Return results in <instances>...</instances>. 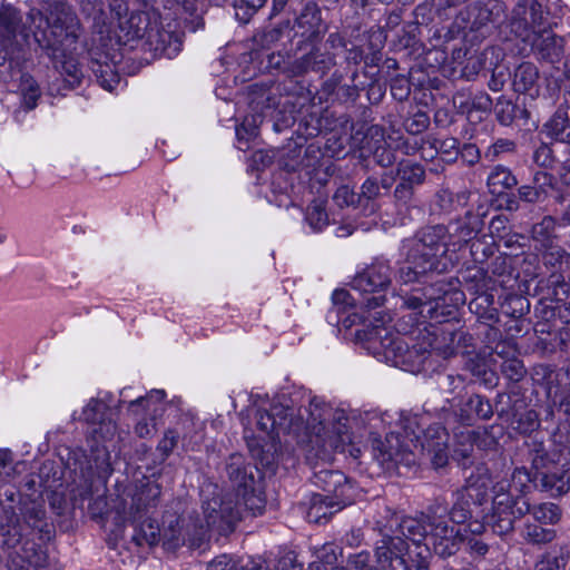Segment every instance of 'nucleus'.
<instances>
[{"instance_id":"obj_4","label":"nucleus","mask_w":570,"mask_h":570,"mask_svg":"<svg viewBox=\"0 0 570 570\" xmlns=\"http://www.w3.org/2000/svg\"><path fill=\"white\" fill-rule=\"evenodd\" d=\"M531 482L525 468H515L511 480H501L493 485L492 512L489 525L493 532L503 535L514 528L515 520L530 511V503L522 497Z\"/></svg>"},{"instance_id":"obj_18","label":"nucleus","mask_w":570,"mask_h":570,"mask_svg":"<svg viewBox=\"0 0 570 570\" xmlns=\"http://www.w3.org/2000/svg\"><path fill=\"white\" fill-rule=\"evenodd\" d=\"M335 66V57L321 48H313L309 52L293 60L288 66L291 76H303L313 71L321 76L326 75Z\"/></svg>"},{"instance_id":"obj_36","label":"nucleus","mask_w":570,"mask_h":570,"mask_svg":"<svg viewBox=\"0 0 570 570\" xmlns=\"http://www.w3.org/2000/svg\"><path fill=\"white\" fill-rule=\"evenodd\" d=\"M160 539H163V544L167 550H176L185 543L178 517L169 515L168 520L164 521V529L163 531L160 530Z\"/></svg>"},{"instance_id":"obj_8","label":"nucleus","mask_w":570,"mask_h":570,"mask_svg":"<svg viewBox=\"0 0 570 570\" xmlns=\"http://www.w3.org/2000/svg\"><path fill=\"white\" fill-rule=\"evenodd\" d=\"M371 448L374 460L385 470L394 469L399 464L410 466L415 462L409 441L394 432L386 434L384 439L373 435Z\"/></svg>"},{"instance_id":"obj_2","label":"nucleus","mask_w":570,"mask_h":570,"mask_svg":"<svg viewBox=\"0 0 570 570\" xmlns=\"http://www.w3.org/2000/svg\"><path fill=\"white\" fill-rule=\"evenodd\" d=\"M28 20L35 26L33 38L47 55L58 60L76 49L80 36V23L71 7L66 2L49 6L48 13L32 8Z\"/></svg>"},{"instance_id":"obj_60","label":"nucleus","mask_w":570,"mask_h":570,"mask_svg":"<svg viewBox=\"0 0 570 570\" xmlns=\"http://www.w3.org/2000/svg\"><path fill=\"white\" fill-rule=\"evenodd\" d=\"M88 18L92 19V28L99 35L109 33V27L107 24V14L101 10V8H97V6H92V12H88Z\"/></svg>"},{"instance_id":"obj_20","label":"nucleus","mask_w":570,"mask_h":570,"mask_svg":"<svg viewBox=\"0 0 570 570\" xmlns=\"http://www.w3.org/2000/svg\"><path fill=\"white\" fill-rule=\"evenodd\" d=\"M109 406L102 400L91 399L83 407L81 416L90 424L98 425L94 430L102 440H108L116 433V423L111 420Z\"/></svg>"},{"instance_id":"obj_38","label":"nucleus","mask_w":570,"mask_h":570,"mask_svg":"<svg viewBox=\"0 0 570 570\" xmlns=\"http://www.w3.org/2000/svg\"><path fill=\"white\" fill-rule=\"evenodd\" d=\"M468 405L470 409L462 410V412H465L466 414H461V419L465 424H472L474 417L488 420L493 414L489 401L480 395H472L468 401Z\"/></svg>"},{"instance_id":"obj_27","label":"nucleus","mask_w":570,"mask_h":570,"mask_svg":"<svg viewBox=\"0 0 570 570\" xmlns=\"http://www.w3.org/2000/svg\"><path fill=\"white\" fill-rule=\"evenodd\" d=\"M422 448L431 455L435 468H443L448 463V433L443 428L429 429Z\"/></svg>"},{"instance_id":"obj_42","label":"nucleus","mask_w":570,"mask_h":570,"mask_svg":"<svg viewBox=\"0 0 570 570\" xmlns=\"http://www.w3.org/2000/svg\"><path fill=\"white\" fill-rule=\"evenodd\" d=\"M556 229V219L552 216H544L541 222L532 226V237L541 246H548L553 243Z\"/></svg>"},{"instance_id":"obj_3","label":"nucleus","mask_w":570,"mask_h":570,"mask_svg":"<svg viewBox=\"0 0 570 570\" xmlns=\"http://www.w3.org/2000/svg\"><path fill=\"white\" fill-rule=\"evenodd\" d=\"M443 235V228L426 226L403 242L406 257L399 272L402 282L412 283L429 273H445L454 266V259L448 256L445 243H442Z\"/></svg>"},{"instance_id":"obj_33","label":"nucleus","mask_w":570,"mask_h":570,"mask_svg":"<svg viewBox=\"0 0 570 570\" xmlns=\"http://www.w3.org/2000/svg\"><path fill=\"white\" fill-rule=\"evenodd\" d=\"M532 517L533 522H538L544 525L552 528L562 517L561 508L552 502H544L537 505L531 507L528 512Z\"/></svg>"},{"instance_id":"obj_23","label":"nucleus","mask_w":570,"mask_h":570,"mask_svg":"<svg viewBox=\"0 0 570 570\" xmlns=\"http://www.w3.org/2000/svg\"><path fill=\"white\" fill-rule=\"evenodd\" d=\"M347 504L330 495L313 493L306 503V519L308 522L321 523Z\"/></svg>"},{"instance_id":"obj_61","label":"nucleus","mask_w":570,"mask_h":570,"mask_svg":"<svg viewBox=\"0 0 570 570\" xmlns=\"http://www.w3.org/2000/svg\"><path fill=\"white\" fill-rule=\"evenodd\" d=\"M461 438L463 439V442L454 450V455L456 459L462 460V464L465 465V461L471 458L473 451L472 442L474 440V433L466 432L465 434H462Z\"/></svg>"},{"instance_id":"obj_24","label":"nucleus","mask_w":570,"mask_h":570,"mask_svg":"<svg viewBox=\"0 0 570 570\" xmlns=\"http://www.w3.org/2000/svg\"><path fill=\"white\" fill-rule=\"evenodd\" d=\"M161 488L156 480L144 476L135 484L131 494V509L137 513L155 508L159 501Z\"/></svg>"},{"instance_id":"obj_14","label":"nucleus","mask_w":570,"mask_h":570,"mask_svg":"<svg viewBox=\"0 0 570 570\" xmlns=\"http://www.w3.org/2000/svg\"><path fill=\"white\" fill-rule=\"evenodd\" d=\"M165 395L163 390H156L146 396H138L129 402V413L136 419L141 416L135 425V432L139 438H149L155 433V415L163 410L161 402Z\"/></svg>"},{"instance_id":"obj_63","label":"nucleus","mask_w":570,"mask_h":570,"mask_svg":"<svg viewBox=\"0 0 570 570\" xmlns=\"http://www.w3.org/2000/svg\"><path fill=\"white\" fill-rule=\"evenodd\" d=\"M320 17L318 12L314 7H305L299 17L296 19V24L298 28L306 30V23L312 27L318 24Z\"/></svg>"},{"instance_id":"obj_30","label":"nucleus","mask_w":570,"mask_h":570,"mask_svg":"<svg viewBox=\"0 0 570 570\" xmlns=\"http://www.w3.org/2000/svg\"><path fill=\"white\" fill-rule=\"evenodd\" d=\"M132 541L139 546H156L160 541V528L158 523L151 519H145L140 522L134 521Z\"/></svg>"},{"instance_id":"obj_41","label":"nucleus","mask_w":570,"mask_h":570,"mask_svg":"<svg viewBox=\"0 0 570 570\" xmlns=\"http://www.w3.org/2000/svg\"><path fill=\"white\" fill-rule=\"evenodd\" d=\"M538 69L530 62L521 63L514 72V86L518 91H528L538 80Z\"/></svg>"},{"instance_id":"obj_40","label":"nucleus","mask_w":570,"mask_h":570,"mask_svg":"<svg viewBox=\"0 0 570 570\" xmlns=\"http://www.w3.org/2000/svg\"><path fill=\"white\" fill-rule=\"evenodd\" d=\"M70 52H67L65 57H59L58 59L62 58L63 60L60 61V66H56L58 69L60 76L62 77L65 83L68 88L72 89L80 85L82 72L79 69L77 62L73 58L68 57Z\"/></svg>"},{"instance_id":"obj_49","label":"nucleus","mask_w":570,"mask_h":570,"mask_svg":"<svg viewBox=\"0 0 570 570\" xmlns=\"http://www.w3.org/2000/svg\"><path fill=\"white\" fill-rule=\"evenodd\" d=\"M465 200L464 194H453L448 189H442L436 194L435 204L444 213H451Z\"/></svg>"},{"instance_id":"obj_39","label":"nucleus","mask_w":570,"mask_h":570,"mask_svg":"<svg viewBox=\"0 0 570 570\" xmlns=\"http://www.w3.org/2000/svg\"><path fill=\"white\" fill-rule=\"evenodd\" d=\"M397 176L400 181L412 187L421 185L425 178V170L422 165L411 160H403L397 165Z\"/></svg>"},{"instance_id":"obj_37","label":"nucleus","mask_w":570,"mask_h":570,"mask_svg":"<svg viewBox=\"0 0 570 570\" xmlns=\"http://www.w3.org/2000/svg\"><path fill=\"white\" fill-rule=\"evenodd\" d=\"M544 130L556 140L570 145L569 119L564 110L558 109L544 125Z\"/></svg>"},{"instance_id":"obj_32","label":"nucleus","mask_w":570,"mask_h":570,"mask_svg":"<svg viewBox=\"0 0 570 570\" xmlns=\"http://www.w3.org/2000/svg\"><path fill=\"white\" fill-rule=\"evenodd\" d=\"M540 484L552 497L566 494L570 490V479L564 470L541 473Z\"/></svg>"},{"instance_id":"obj_43","label":"nucleus","mask_w":570,"mask_h":570,"mask_svg":"<svg viewBox=\"0 0 570 570\" xmlns=\"http://www.w3.org/2000/svg\"><path fill=\"white\" fill-rule=\"evenodd\" d=\"M20 91L23 106L29 110L33 109L41 95L37 81L31 76L23 75L20 81Z\"/></svg>"},{"instance_id":"obj_29","label":"nucleus","mask_w":570,"mask_h":570,"mask_svg":"<svg viewBox=\"0 0 570 570\" xmlns=\"http://www.w3.org/2000/svg\"><path fill=\"white\" fill-rule=\"evenodd\" d=\"M432 291V287L425 291L415 289L404 298V305L415 311L424 321L434 318L440 304L438 298L429 294Z\"/></svg>"},{"instance_id":"obj_64","label":"nucleus","mask_w":570,"mask_h":570,"mask_svg":"<svg viewBox=\"0 0 570 570\" xmlns=\"http://www.w3.org/2000/svg\"><path fill=\"white\" fill-rule=\"evenodd\" d=\"M459 155L468 165H475L480 160V150L474 144H464L459 148Z\"/></svg>"},{"instance_id":"obj_52","label":"nucleus","mask_w":570,"mask_h":570,"mask_svg":"<svg viewBox=\"0 0 570 570\" xmlns=\"http://www.w3.org/2000/svg\"><path fill=\"white\" fill-rule=\"evenodd\" d=\"M515 142L507 138L497 139L484 153V157L494 161L502 154L513 153L515 150Z\"/></svg>"},{"instance_id":"obj_26","label":"nucleus","mask_w":570,"mask_h":570,"mask_svg":"<svg viewBox=\"0 0 570 570\" xmlns=\"http://www.w3.org/2000/svg\"><path fill=\"white\" fill-rule=\"evenodd\" d=\"M430 515H433V512L423 513L419 518L404 517L401 521L395 520L396 529L393 535H399L402 539L405 537L412 541L413 547L423 544L422 540L429 539L430 524L426 520L430 519Z\"/></svg>"},{"instance_id":"obj_9","label":"nucleus","mask_w":570,"mask_h":570,"mask_svg":"<svg viewBox=\"0 0 570 570\" xmlns=\"http://www.w3.org/2000/svg\"><path fill=\"white\" fill-rule=\"evenodd\" d=\"M368 342H382L386 357L392 358L396 365L411 364L414 367L423 366L432 353L416 346L409 348L403 338L387 335L386 330L379 326L370 334Z\"/></svg>"},{"instance_id":"obj_51","label":"nucleus","mask_w":570,"mask_h":570,"mask_svg":"<svg viewBox=\"0 0 570 570\" xmlns=\"http://www.w3.org/2000/svg\"><path fill=\"white\" fill-rule=\"evenodd\" d=\"M515 429L522 434H529L540 425L538 413L534 410H527L519 414Z\"/></svg>"},{"instance_id":"obj_1","label":"nucleus","mask_w":570,"mask_h":570,"mask_svg":"<svg viewBox=\"0 0 570 570\" xmlns=\"http://www.w3.org/2000/svg\"><path fill=\"white\" fill-rule=\"evenodd\" d=\"M115 36L117 41L125 46L144 41L147 50L167 58L175 57L183 46L181 32L177 30V23L169 21L165 26L159 12L155 9L119 17Z\"/></svg>"},{"instance_id":"obj_35","label":"nucleus","mask_w":570,"mask_h":570,"mask_svg":"<svg viewBox=\"0 0 570 570\" xmlns=\"http://www.w3.org/2000/svg\"><path fill=\"white\" fill-rule=\"evenodd\" d=\"M91 70L99 85L108 91H114L120 83V77L114 65L107 61L94 60L91 62Z\"/></svg>"},{"instance_id":"obj_58","label":"nucleus","mask_w":570,"mask_h":570,"mask_svg":"<svg viewBox=\"0 0 570 570\" xmlns=\"http://www.w3.org/2000/svg\"><path fill=\"white\" fill-rule=\"evenodd\" d=\"M460 144L453 137L445 138L439 142V151L445 161H452L459 156Z\"/></svg>"},{"instance_id":"obj_11","label":"nucleus","mask_w":570,"mask_h":570,"mask_svg":"<svg viewBox=\"0 0 570 570\" xmlns=\"http://www.w3.org/2000/svg\"><path fill=\"white\" fill-rule=\"evenodd\" d=\"M426 522L430 524L426 544L431 546L440 557L444 558L454 554L459 550L460 544L468 538L461 528L455 529L449 524L444 517L438 515L434 512Z\"/></svg>"},{"instance_id":"obj_56","label":"nucleus","mask_w":570,"mask_h":570,"mask_svg":"<svg viewBox=\"0 0 570 570\" xmlns=\"http://www.w3.org/2000/svg\"><path fill=\"white\" fill-rule=\"evenodd\" d=\"M542 247L544 248L543 261L546 265L556 267L558 264H561L564 258L570 257L562 247L554 245L553 243Z\"/></svg>"},{"instance_id":"obj_45","label":"nucleus","mask_w":570,"mask_h":570,"mask_svg":"<svg viewBox=\"0 0 570 570\" xmlns=\"http://www.w3.org/2000/svg\"><path fill=\"white\" fill-rule=\"evenodd\" d=\"M237 500L234 503H238L240 512L248 510L253 515L261 514L265 508V501L259 493L256 492V487L247 493H240L236 495Z\"/></svg>"},{"instance_id":"obj_54","label":"nucleus","mask_w":570,"mask_h":570,"mask_svg":"<svg viewBox=\"0 0 570 570\" xmlns=\"http://www.w3.org/2000/svg\"><path fill=\"white\" fill-rule=\"evenodd\" d=\"M12 452L9 449H0V480L9 482L16 475V466L12 465Z\"/></svg>"},{"instance_id":"obj_50","label":"nucleus","mask_w":570,"mask_h":570,"mask_svg":"<svg viewBox=\"0 0 570 570\" xmlns=\"http://www.w3.org/2000/svg\"><path fill=\"white\" fill-rule=\"evenodd\" d=\"M335 204L343 207H356L361 204V196L346 185L338 187L333 196Z\"/></svg>"},{"instance_id":"obj_25","label":"nucleus","mask_w":570,"mask_h":570,"mask_svg":"<svg viewBox=\"0 0 570 570\" xmlns=\"http://www.w3.org/2000/svg\"><path fill=\"white\" fill-rule=\"evenodd\" d=\"M492 479L485 466L476 468V471L466 479L465 487L459 491L466 500L481 505L488 499L489 490H493Z\"/></svg>"},{"instance_id":"obj_59","label":"nucleus","mask_w":570,"mask_h":570,"mask_svg":"<svg viewBox=\"0 0 570 570\" xmlns=\"http://www.w3.org/2000/svg\"><path fill=\"white\" fill-rule=\"evenodd\" d=\"M282 31L278 28H268L255 35L254 39L263 48H269L281 39Z\"/></svg>"},{"instance_id":"obj_57","label":"nucleus","mask_w":570,"mask_h":570,"mask_svg":"<svg viewBox=\"0 0 570 570\" xmlns=\"http://www.w3.org/2000/svg\"><path fill=\"white\" fill-rule=\"evenodd\" d=\"M391 94L399 100H405L410 95V82L404 76H396L391 81Z\"/></svg>"},{"instance_id":"obj_5","label":"nucleus","mask_w":570,"mask_h":570,"mask_svg":"<svg viewBox=\"0 0 570 570\" xmlns=\"http://www.w3.org/2000/svg\"><path fill=\"white\" fill-rule=\"evenodd\" d=\"M303 420L299 433L306 430L311 432L309 442L321 449L343 450L348 440L346 426L347 417L343 410H335L324 401L314 397L308 406V417L296 415Z\"/></svg>"},{"instance_id":"obj_62","label":"nucleus","mask_w":570,"mask_h":570,"mask_svg":"<svg viewBox=\"0 0 570 570\" xmlns=\"http://www.w3.org/2000/svg\"><path fill=\"white\" fill-rule=\"evenodd\" d=\"M381 194V187L376 178L368 177L361 187V199L366 200L376 199Z\"/></svg>"},{"instance_id":"obj_10","label":"nucleus","mask_w":570,"mask_h":570,"mask_svg":"<svg viewBox=\"0 0 570 570\" xmlns=\"http://www.w3.org/2000/svg\"><path fill=\"white\" fill-rule=\"evenodd\" d=\"M255 419L257 428L267 435L293 433L299 436V429L304 423L301 417H295L294 409L282 404H274L269 410L258 409Z\"/></svg>"},{"instance_id":"obj_12","label":"nucleus","mask_w":570,"mask_h":570,"mask_svg":"<svg viewBox=\"0 0 570 570\" xmlns=\"http://www.w3.org/2000/svg\"><path fill=\"white\" fill-rule=\"evenodd\" d=\"M272 95V88L258 86L257 83L250 86L249 105L253 111L261 114L265 108L276 107L277 104ZM261 121V115H253L250 119L246 117L243 124L236 128L239 149L247 148L248 141L257 136L258 124Z\"/></svg>"},{"instance_id":"obj_16","label":"nucleus","mask_w":570,"mask_h":570,"mask_svg":"<svg viewBox=\"0 0 570 570\" xmlns=\"http://www.w3.org/2000/svg\"><path fill=\"white\" fill-rule=\"evenodd\" d=\"M20 11L11 4L0 6V46L6 58H13L20 50L18 33L21 27Z\"/></svg>"},{"instance_id":"obj_34","label":"nucleus","mask_w":570,"mask_h":570,"mask_svg":"<svg viewBox=\"0 0 570 570\" xmlns=\"http://www.w3.org/2000/svg\"><path fill=\"white\" fill-rule=\"evenodd\" d=\"M488 185L493 194L500 195L504 190L515 187L518 179L509 168L498 165L490 173Z\"/></svg>"},{"instance_id":"obj_7","label":"nucleus","mask_w":570,"mask_h":570,"mask_svg":"<svg viewBox=\"0 0 570 570\" xmlns=\"http://www.w3.org/2000/svg\"><path fill=\"white\" fill-rule=\"evenodd\" d=\"M204 522L199 524L197 533L203 539L206 531H216L218 534L230 533L235 524L242 519L238 503H234L230 494L224 498L214 497L203 504Z\"/></svg>"},{"instance_id":"obj_53","label":"nucleus","mask_w":570,"mask_h":570,"mask_svg":"<svg viewBox=\"0 0 570 570\" xmlns=\"http://www.w3.org/2000/svg\"><path fill=\"white\" fill-rule=\"evenodd\" d=\"M179 440V433L175 430H167L164 433L163 439L159 441L157 445V451L161 455V461H165L177 446Z\"/></svg>"},{"instance_id":"obj_48","label":"nucleus","mask_w":570,"mask_h":570,"mask_svg":"<svg viewBox=\"0 0 570 570\" xmlns=\"http://www.w3.org/2000/svg\"><path fill=\"white\" fill-rule=\"evenodd\" d=\"M465 366L473 376L482 379L487 383H492L494 373L489 368L484 357L480 355L471 356L465 362Z\"/></svg>"},{"instance_id":"obj_19","label":"nucleus","mask_w":570,"mask_h":570,"mask_svg":"<svg viewBox=\"0 0 570 570\" xmlns=\"http://www.w3.org/2000/svg\"><path fill=\"white\" fill-rule=\"evenodd\" d=\"M312 482L322 489L325 495L341 500L343 503H352V485L342 472L320 470L314 473Z\"/></svg>"},{"instance_id":"obj_15","label":"nucleus","mask_w":570,"mask_h":570,"mask_svg":"<svg viewBox=\"0 0 570 570\" xmlns=\"http://www.w3.org/2000/svg\"><path fill=\"white\" fill-rule=\"evenodd\" d=\"M480 222L478 218L466 215L462 218L450 222L449 225H433L444 229L442 243L449 252H458L468 245L470 240L476 237L480 232Z\"/></svg>"},{"instance_id":"obj_46","label":"nucleus","mask_w":570,"mask_h":570,"mask_svg":"<svg viewBox=\"0 0 570 570\" xmlns=\"http://www.w3.org/2000/svg\"><path fill=\"white\" fill-rule=\"evenodd\" d=\"M470 503V500H466L462 493L458 492L456 501L449 512L450 519L453 523L464 524L472 518Z\"/></svg>"},{"instance_id":"obj_6","label":"nucleus","mask_w":570,"mask_h":570,"mask_svg":"<svg viewBox=\"0 0 570 570\" xmlns=\"http://www.w3.org/2000/svg\"><path fill=\"white\" fill-rule=\"evenodd\" d=\"M379 560L385 570H429V544H415L412 549L399 535L385 534L377 546Z\"/></svg>"},{"instance_id":"obj_31","label":"nucleus","mask_w":570,"mask_h":570,"mask_svg":"<svg viewBox=\"0 0 570 570\" xmlns=\"http://www.w3.org/2000/svg\"><path fill=\"white\" fill-rule=\"evenodd\" d=\"M522 537L529 544L542 546L552 542L557 538V531L548 525L527 520Z\"/></svg>"},{"instance_id":"obj_28","label":"nucleus","mask_w":570,"mask_h":570,"mask_svg":"<svg viewBox=\"0 0 570 570\" xmlns=\"http://www.w3.org/2000/svg\"><path fill=\"white\" fill-rule=\"evenodd\" d=\"M498 356L502 357L501 372L510 381L519 382L525 375V367L521 360L515 356L517 348L512 343H501L495 347Z\"/></svg>"},{"instance_id":"obj_13","label":"nucleus","mask_w":570,"mask_h":570,"mask_svg":"<svg viewBox=\"0 0 570 570\" xmlns=\"http://www.w3.org/2000/svg\"><path fill=\"white\" fill-rule=\"evenodd\" d=\"M511 28L522 41L544 31L549 28V22L542 6L534 0H525L519 3L513 10Z\"/></svg>"},{"instance_id":"obj_47","label":"nucleus","mask_w":570,"mask_h":570,"mask_svg":"<svg viewBox=\"0 0 570 570\" xmlns=\"http://www.w3.org/2000/svg\"><path fill=\"white\" fill-rule=\"evenodd\" d=\"M306 220L315 232L322 230L328 224L325 207L321 202H313L307 207Z\"/></svg>"},{"instance_id":"obj_21","label":"nucleus","mask_w":570,"mask_h":570,"mask_svg":"<svg viewBox=\"0 0 570 570\" xmlns=\"http://www.w3.org/2000/svg\"><path fill=\"white\" fill-rule=\"evenodd\" d=\"M256 469L247 464L240 454H232L226 463V473L228 480L236 492L247 493L256 487L255 480Z\"/></svg>"},{"instance_id":"obj_55","label":"nucleus","mask_w":570,"mask_h":570,"mask_svg":"<svg viewBox=\"0 0 570 570\" xmlns=\"http://www.w3.org/2000/svg\"><path fill=\"white\" fill-rule=\"evenodd\" d=\"M518 107L511 101H500L497 105V119L503 126H510L517 117Z\"/></svg>"},{"instance_id":"obj_44","label":"nucleus","mask_w":570,"mask_h":570,"mask_svg":"<svg viewBox=\"0 0 570 570\" xmlns=\"http://www.w3.org/2000/svg\"><path fill=\"white\" fill-rule=\"evenodd\" d=\"M530 185L542 202H544L550 196L551 191L556 189V178L548 171L538 170L533 174Z\"/></svg>"},{"instance_id":"obj_17","label":"nucleus","mask_w":570,"mask_h":570,"mask_svg":"<svg viewBox=\"0 0 570 570\" xmlns=\"http://www.w3.org/2000/svg\"><path fill=\"white\" fill-rule=\"evenodd\" d=\"M391 284V267L386 261L377 259L364 271L357 273L351 286L360 293H380Z\"/></svg>"},{"instance_id":"obj_22","label":"nucleus","mask_w":570,"mask_h":570,"mask_svg":"<svg viewBox=\"0 0 570 570\" xmlns=\"http://www.w3.org/2000/svg\"><path fill=\"white\" fill-rule=\"evenodd\" d=\"M524 42L531 46L532 50L539 57V59L554 65L560 62L563 56L564 41L562 38L553 35L550 28H547L544 31L531 36V39H527Z\"/></svg>"}]
</instances>
